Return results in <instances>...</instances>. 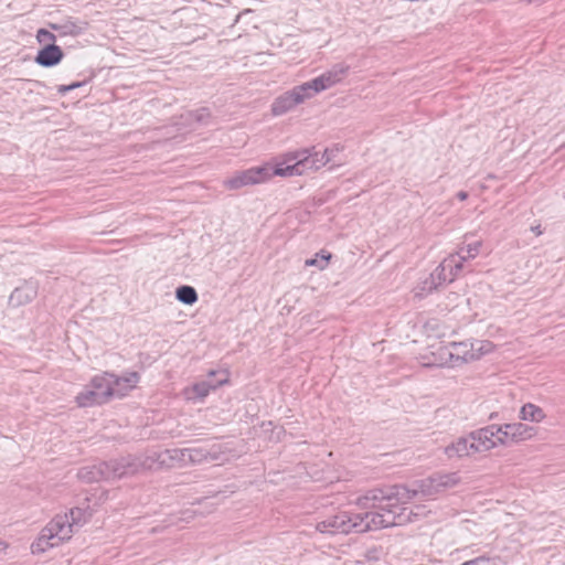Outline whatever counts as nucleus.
Here are the masks:
<instances>
[{
  "label": "nucleus",
  "mask_w": 565,
  "mask_h": 565,
  "mask_svg": "<svg viewBox=\"0 0 565 565\" xmlns=\"http://www.w3.org/2000/svg\"><path fill=\"white\" fill-rule=\"evenodd\" d=\"M393 523V519H387L385 515L377 512H365L358 514L340 512L317 523L316 529L321 533H363L366 531L387 527Z\"/></svg>",
  "instance_id": "f257e3e1"
},
{
  "label": "nucleus",
  "mask_w": 565,
  "mask_h": 565,
  "mask_svg": "<svg viewBox=\"0 0 565 565\" xmlns=\"http://www.w3.org/2000/svg\"><path fill=\"white\" fill-rule=\"evenodd\" d=\"M473 249H458L446 257L436 269L418 281L414 287V297L423 299L436 290L444 282L451 281L465 264L477 256ZM477 252V249H475Z\"/></svg>",
  "instance_id": "f03ea898"
},
{
  "label": "nucleus",
  "mask_w": 565,
  "mask_h": 565,
  "mask_svg": "<svg viewBox=\"0 0 565 565\" xmlns=\"http://www.w3.org/2000/svg\"><path fill=\"white\" fill-rule=\"evenodd\" d=\"M412 500V494L405 486H393L385 489H372L355 500V504L363 510L377 512L387 519H396L395 508ZM396 524L394 521L393 525ZM392 526V524L390 525Z\"/></svg>",
  "instance_id": "7ed1b4c3"
},
{
  "label": "nucleus",
  "mask_w": 565,
  "mask_h": 565,
  "mask_svg": "<svg viewBox=\"0 0 565 565\" xmlns=\"http://www.w3.org/2000/svg\"><path fill=\"white\" fill-rule=\"evenodd\" d=\"M72 537L67 515H56L42 531L38 540L31 545L33 554L43 553L50 547Z\"/></svg>",
  "instance_id": "20e7f679"
},
{
  "label": "nucleus",
  "mask_w": 565,
  "mask_h": 565,
  "mask_svg": "<svg viewBox=\"0 0 565 565\" xmlns=\"http://www.w3.org/2000/svg\"><path fill=\"white\" fill-rule=\"evenodd\" d=\"M461 479L458 472L435 473L426 479L416 481L408 491L412 499L422 497H434L445 490L455 488Z\"/></svg>",
  "instance_id": "39448f33"
},
{
  "label": "nucleus",
  "mask_w": 565,
  "mask_h": 565,
  "mask_svg": "<svg viewBox=\"0 0 565 565\" xmlns=\"http://www.w3.org/2000/svg\"><path fill=\"white\" fill-rule=\"evenodd\" d=\"M452 345L457 366L477 361L494 350L492 342L482 339H467L460 342H452Z\"/></svg>",
  "instance_id": "423d86ee"
},
{
  "label": "nucleus",
  "mask_w": 565,
  "mask_h": 565,
  "mask_svg": "<svg viewBox=\"0 0 565 565\" xmlns=\"http://www.w3.org/2000/svg\"><path fill=\"white\" fill-rule=\"evenodd\" d=\"M308 149L290 151L276 160L275 169H271L273 177H295L306 173Z\"/></svg>",
  "instance_id": "0eeeda50"
},
{
  "label": "nucleus",
  "mask_w": 565,
  "mask_h": 565,
  "mask_svg": "<svg viewBox=\"0 0 565 565\" xmlns=\"http://www.w3.org/2000/svg\"><path fill=\"white\" fill-rule=\"evenodd\" d=\"M349 65L339 63L332 66L329 71L324 72L320 76L303 83V87H306V90L310 98L316 96L317 94L329 89L340 83L344 76L349 72Z\"/></svg>",
  "instance_id": "6e6552de"
},
{
  "label": "nucleus",
  "mask_w": 565,
  "mask_h": 565,
  "mask_svg": "<svg viewBox=\"0 0 565 565\" xmlns=\"http://www.w3.org/2000/svg\"><path fill=\"white\" fill-rule=\"evenodd\" d=\"M271 167L269 164H265L237 172L233 177L226 179L224 181V185L230 190H237L243 186L266 182L271 179Z\"/></svg>",
  "instance_id": "1a4fd4ad"
},
{
  "label": "nucleus",
  "mask_w": 565,
  "mask_h": 565,
  "mask_svg": "<svg viewBox=\"0 0 565 565\" xmlns=\"http://www.w3.org/2000/svg\"><path fill=\"white\" fill-rule=\"evenodd\" d=\"M307 99H310V96L306 87H303L302 84L298 85L277 97L271 105V111L275 116H281L305 103Z\"/></svg>",
  "instance_id": "9d476101"
},
{
  "label": "nucleus",
  "mask_w": 565,
  "mask_h": 565,
  "mask_svg": "<svg viewBox=\"0 0 565 565\" xmlns=\"http://www.w3.org/2000/svg\"><path fill=\"white\" fill-rule=\"evenodd\" d=\"M477 452L489 451L504 445L500 425H489L471 433Z\"/></svg>",
  "instance_id": "9b49d317"
},
{
  "label": "nucleus",
  "mask_w": 565,
  "mask_h": 565,
  "mask_svg": "<svg viewBox=\"0 0 565 565\" xmlns=\"http://www.w3.org/2000/svg\"><path fill=\"white\" fill-rule=\"evenodd\" d=\"M431 350L422 355L423 364L426 366H450L456 367L457 361L455 359L452 342L449 345H439L435 348L434 344L429 347Z\"/></svg>",
  "instance_id": "f8f14e48"
},
{
  "label": "nucleus",
  "mask_w": 565,
  "mask_h": 565,
  "mask_svg": "<svg viewBox=\"0 0 565 565\" xmlns=\"http://www.w3.org/2000/svg\"><path fill=\"white\" fill-rule=\"evenodd\" d=\"M107 466L106 480H116L132 476L137 472V456H127L119 459L105 461Z\"/></svg>",
  "instance_id": "ddd939ff"
},
{
  "label": "nucleus",
  "mask_w": 565,
  "mask_h": 565,
  "mask_svg": "<svg viewBox=\"0 0 565 565\" xmlns=\"http://www.w3.org/2000/svg\"><path fill=\"white\" fill-rule=\"evenodd\" d=\"M140 374L136 371L125 372L121 375L110 373L113 398H122L137 387Z\"/></svg>",
  "instance_id": "4468645a"
},
{
  "label": "nucleus",
  "mask_w": 565,
  "mask_h": 565,
  "mask_svg": "<svg viewBox=\"0 0 565 565\" xmlns=\"http://www.w3.org/2000/svg\"><path fill=\"white\" fill-rule=\"evenodd\" d=\"M504 446L534 436L535 429L522 423L500 425Z\"/></svg>",
  "instance_id": "2eb2a0df"
},
{
  "label": "nucleus",
  "mask_w": 565,
  "mask_h": 565,
  "mask_svg": "<svg viewBox=\"0 0 565 565\" xmlns=\"http://www.w3.org/2000/svg\"><path fill=\"white\" fill-rule=\"evenodd\" d=\"M475 454L478 452L475 450V443L471 438V433L465 437L456 439L445 448V455L449 459L469 457Z\"/></svg>",
  "instance_id": "dca6fc26"
},
{
  "label": "nucleus",
  "mask_w": 565,
  "mask_h": 565,
  "mask_svg": "<svg viewBox=\"0 0 565 565\" xmlns=\"http://www.w3.org/2000/svg\"><path fill=\"white\" fill-rule=\"evenodd\" d=\"M185 457L188 465H200L221 459V451L216 446L209 449L205 447L185 448Z\"/></svg>",
  "instance_id": "f3484780"
},
{
  "label": "nucleus",
  "mask_w": 565,
  "mask_h": 565,
  "mask_svg": "<svg viewBox=\"0 0 565 565\" xmlns=\"http://www.w3.org/2000/svg\"><path fill=\"white\" fill-rule=\"evenodd\" d=\"M89 384L105 403L113 398L110 372H104L94 376Z\"/></svg>",
  "instance_id": "a211bd4d"
},
{
  "label": "nucleus",
  "mask_w": 565,
  "mask_h": 565,
  "mask_svg": "<svg viewBox=\"0 0 565 565\" xmlns=\"http://www.w3.org/2000/svg\"><path fill=\"white\" fill-rule=\"evenodd\" d=\"M107 472V466L105 461H103L81 468L77 472V476L85 482H97L100 480H106Z\"/></svg>",
  "instance_id": "6ab92c4d"
},
{
  "label": "nucleus",
  "mask_w": 565,
  "mask_h": 565,
  "mask_svg": "<svg viewBox=\"0 0 565 565\" xmlns=\"http://www.w3.org/2000/svg\"><path fill=\"white\" fill-rule=\"evenodd\" d=\"M62 50L57 45L50 44L39 51L35 61L42 66L51 67L56 65L62 60Z\"/></svg>",
  "instance_id": "aec40b11"
},
{
  "label": "nucleus",
  "mask_w": 565,
  "mask_h": 565,
  "mask_svg": "<svg viewBox=\"0 0 565 565\" xmlns=\"http://www.w3.org/2000/svg\"><path fill=\"white\" fill-rule=\"evenodd\" d=\"M76 403L79 407H88L93 405L105 404V402L99 398V395L95 392L90 384H88L77 396Z\"/></svg>",
  "instance_id": "412c9836"
},
{
  "label": "nucleus",
  "mask_w": 565,
  "mask_h": 565,
  "mask_svg": "<svg viewBox=\"0 0 565 565\" xmlns=\"http://www.w3.org/2000/svg\"><path fill=\"white\" fill-rule=\"evenodd\" d=\"M545 416L544 411L533 403L524 404L520 411V418L532 423H541Z\"/></svg>",
  "instance_id": "4be33fe9"
},
{
  "label": "nucleus",
  "mask_w": 565,
  "mask_h": 565,
  "mask_svg": "<svg viewBox=\"0 0 565 565\" xmlns=\"http://www.w3.org/2000/svg\"><path fill=\"white\" fill-rule=\"evenodd\" d=\"M226 382V380H221L217 385H213L210 382H201L193 385L191 388H186L184 391L186 398L191 399L193 397L204 398L209 395L211 390H215L218 385Z\"/></svg>",
  "instance_id": "5701e85b"
},
{
  "label": "nucleus",
  "mask_w": 565,
  "mask_h": 565,
  "mask_svg": "<svg viewBox=\"0 0 565 565\" xmlns=\"http://www.w3.org/2000/svg\"><path fill=\"white\" fill-rule=\"evenodd\" d=\"M159 451H150L143 456L137 457V472L141 470H158L161 469L159 460H157Z\"/></svg>",
  "instance_id": "b1692460"
},
{
  "label": "nucleus",
  "mask_w": 565,
  "mask_h": 565,
  "mask_svg": "<svg viewBox=\"0 0 565 565\" xmlns=\"http://www.w3.org/2000/svg\"><path fill=\"white\" fill-rule=\"evenodd\" d=\"M330 162V158L326 157L324 153L312 152L311 149H308V157L306 162V172L309 170L316 171L320 168L324 167Z\"/></svg>",
  "instance_id": "393cba45"
},
{
  "label": "nucleus",
  "mask_w": 565,
  "mask_h": 565,
  "mask_svg": "<svg viewBox=\"0 0 565 565\" xmlns=\"http://www.w3.org/2000/svg\"><path fill=\"white\" fill-rule=\"evenodd\" d=\"M36 295L34 288L23 287L15 288L10 296V300L17 305H24L30 302Z\"/></svg>",
  "instance_id": "a878e982"
},
{
  "label": "nucleus",
  "mask_w": 565,
  "mask_h": 565,
  "mask_svg": "<svg viewBox=\"0 0 565 565\" xmlns=\"http://www.w3.org/2000/svg\"><path fill=\"white\" fill-rule=\"evenodd\" d=\"M175 298L184 305H193L198 301V292L192 286H181L175 290Z\"/></svg>",
  "instance_id": "bb28decb"
},
{
  "label": "nucleus",
  "mask_w": 565,
  "mask_h": 565,
  "mask_svg": "<svg viewBox=\"0 0 565 565\" xmlns=\"http://www.w3.org/2000/svg\"><path fill=\"white\" fill-rule=\"evenodd\" d=\"M424 332L428 338H443L446 328L438 320L431 319L424 324Z\"/></svg>",
  "instance_id": "cd10ccee"
},
{
  "label": "nucleus",
  "mask_w": 565,
  "mask_h": 565,
  "mask_svg": "<svg viewBox=\"0 0 565 565\" xmlns=\"http://www.w3.org/2000/svg\"><path fill=\"white\" fill-rule=\"evenodd\" d=\"M64 515L68 516V525L72 529V533L75 526H79L86 522V513L79 508L72 509L70 513H65Z\"/></svg>",
  "instance_id": "c85d7f7f"
},
{
  "label": "nucleus",
  "mask_w": 565,
  "mask_h": 565,
  "mask_svg": "<svg viewBox=\"0 0 565 565\" xmlns=\"http://www.w3.org/2000/svg\"><path fill=\"white\" fill-rule=\"evenodd\" d=\"M330 258V253L317 254L315 258L306 259L305 265L316 266L319 270H322L328 266Z\"/></svg>",
  "instance_id": "c756f323"
},
{
  "label": "nucleus",
  "mask_w": 565,
  "mask_h": 565,
  "mask_svg": "<svg viewBox=\"0 0 565 565\" xmlns=\"http://www.w3.org/2000/svg\"><path fill=\"white\" fill-rule=\"evenodd\" d=\"M169 454L171 456V465H172V468L174 467H183V466H186V457H185V448L183 449H179V448H174V449H169Z\"/></svg>",
  "instance_id": "7c9ffc66"
},
{
  "label": "nucleus",
  "mask_w": 565,
  "mask_h": 565,
  "mask_svg": "<svg viewBox=\"0 0 565 565\" xmlns=\"http://www.w3.org/2000/svg\"><path fill=\"white\" fill-rule=\"evenodd\" d=\"M157 460H159L160 468H172L171 465V456L169 454V449H164L158 452Z\"/></svg>",
  "instance_id": "2f4dec72"
},
{
  "label": "nucleus",
  "mask_w": 565,
  "mask_h": 565,
  "mask_svg": "<svg viewBox=\"0 0 565 565\" xmlns=\"http://www.w3.org/2000/svg\"><path fill=\"white\" fill-rule=\"evenodd\" d=\"M471 565H501L497 558L478 557L470 561Z\"/></svg>",
  "instance_id": "473e14b6"
},
{
  "label": "nucleus",
  "mask_w": 565,
  "mask_h": 565,
  "mask_svg": "<svg viewBox=\"0 0 565 565\" xmlns=\"http://www.w3.org/2000/svg\"><path fill=\"white\" fill-rule=\"evenodd\" d=\"M460 299V296L456 292H450L447 297H446V300L447 302L444 305L445 306V309L449 310L454 307H457L458 306V301Z\"/></svg>",
  "instance_id": "72a5a7b5"
},
{
  "label": "nucleus",
  "mask_w": 565,
  "mask_h": 565,
  "mask_svg": "<svg viewBox=\"0 0 565 565\" xmlns=\"http://www.w3.org/2000/svg\"><path fill=\"white\" fill-rule=\"evenodd\" d=\"M342 148L339 146H334L332 148H327L323 153L326 157L330 158V162L335 161L337 154L341 152Z\"/></svg>",
  "instance_id": "f704fd0d"
},
{
  "label": "nucleus",
  "mask_w": 565,
  "mask_h": 565,
  "mask_svg": "<svg viewBox=\"0 0 565 565\" xmlns=\"http://www.w3.org/2000/svg\"><path fill=\"white\" fill-rule=\"evenodd\" d=\"M38 39H39L40 41H42V40H46V39H47V40H52V39H54V35H53L51 32H49V31H46V30H43V29H42V30H40V31L38 32Z\"/></svg>",
  "instance_id": "c9c22d12"
},
{
  "label": "nucleus",
  "mask_w": 565,
  "mask_h": 565,
  "mask_svg": "<svg viewBox=\"0 0 565 565\" xmlns=\"http://www.w3.org/2000/svg\"><path fill=\"white\" fill-rule=\"evenodd\" d=\"M78 86H81L79 83H74V84L68 85V86H60L58 87V92L60 93H66V92H70V90H72V89H74V88H76Z\"/></svg>",
  "instance_id": "e433bc0d"
},
{
  "label": "nucleus",
  "mask_w": 565,
  "mask_h": 565,
  "mask_svg": "<svg viewBox=\"0 0 565 565\" xmlns=\"http://www.w3.org/2000/svg\"><path fill=\"white\" fill-rule=\"evenodd\" d=\"M467 196H468L467 192H463V191H460V192H458V194H457V198H458L460 201L466 200V199H467Z\"/></svg>",
  "instance_id": "4c0bfd02"
},
{
  "label": "nucleus",
  "mask_w": 565,
  "mask_h": 565,
  "mask_svg": "<svg viewBox=\"0 0 565 565\" xmlns=\"http://www.w3.org/2000/svg\"><path fill=\"white\" fill-rule=\"evenodd\" d=\"M479 245H480L479 243H469L468 247H478Z\"/></svg>",
  "instance_id": "58836bf2"
},
{
  "label": "nucleus",
  "mask_w": 565,
  "mask_h": 565,
  "mask_svg": "<svg viewBox=\"0 0 565 565\" xmlns=\"http://www.w3.org/2000/svg\"><path fill=\"white\" fill-rule=\"evenodd\" d=\"M103 495H104V497H105V499H106V498H107V492H106V491H104V492H103Z\"/></svg>",
  "instance_id": "ea45409f"
}]
</instances>
